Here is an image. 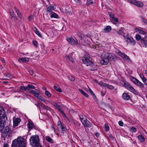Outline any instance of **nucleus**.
Instances as JSON below:
<instances>
[{
    "instance_id": "obj_1",
    "label": "nucleus",
    "mask_w": 147,
    "mask_h": 147,
    "mask_svg": "<svg viewBox=\"0 0 147 147\" xmlns=\"http://www.w3.org/2000/svg\"><path fill=\"white\" fill-rule=\"evenodd\" d=\"M26 140L23 137L20 136L12 142L11 147H26Z\"/></svg>"
},
{
    "instance_id": "obj_2",
    "label": "nucleus",
    "mask_w": 147,
    "mask_h": 147,
    "mask_svg": "<svg viewBox=\"0 0 147 147\" xmlns=\"http://www.w3.org/2000/svg\"><path fill=\"white\" fill-rule=\"evenodd\" d=\"M116 57V56L113 54L106 53L102 57V59L100 61V63L102 65H106L109 63L110 60L115 59Z\"/></svg>"
},
{
    "instance_id": "obj_3",
    "label": "nucleus",
    "mask_w": 147,
    "mask_h": 147,
    "mask_svg": "<svg viewBox=\"0 0 147 147\" xmlns=\"http://www.w3.org/2000/svg\"><path fill=\"white\" fill-rule=\"evenodd\" d=\"M30 142L32 147H42L39 136L37 135L31 136L30 139Z\"/></svg>"
},
{
    "instance_id": "obj_4",
    "label": "nucleus",
    "mask_w": 147,
    "mask_h": 147,
    "mask_svg": "<svg viewBox=\"0 0 147 147\" xmlns=\"http://www.w3.org/2000/svg\"><path fill=\"white\" fill-rule=\"evenodd\" d=\"M121 83V84L123 85L127 89L135 94L137 95L138 94L137 91L135 90L134 88L128 83L122 82Z\"/></svg>"
},
{
    "instance_id": "obj_5",
    "label": "nucleus",
    "mask_w": 147,
    "mask_h": 147,
    "mask_svg": "<svg viewBox=\"0 0 147 147\" xmlns=\"http://www.w3.org/2000/svg\"><path fill=\"white\" fill-rule=\"evenodd\" d=\"M31 92L38 99L42 101L45 102L46 101L45 99L39 93V92L34 90H32Z\"/></svg>"
},
{
    "instance_id": "obj_6",
    "label": "nucleus",
    "mask_w": 147,
    "mask_h": 147,
    "mask_svg": "<svg viewBox=\"0 0 147 147\" xmlns=\"http://www.w3.org/2000/svg\"><path fill=\"white\" fill-rule=\"evenodd\" d=\"M123 36L127 43H129L131 45H134L135 44V41L131 37H129L128 35H125L124 34Z\"/></svg>"
},
{
    "instance_id": "obj_7",
    "label": "nucleus",
    "mask_w": 147,
    "mask_h": 147,
    "mask_svg": "<svg viewBox=\"0 0 147 147\" xmlns=\"http://www.w3.org/2000/svg\"><path fill=\"white\" fill-rule=\"evenodd\" d=\"M0 118L3 119L4 121L7 120V116L5 113V111L3 108L1 107H0Z\"/></svg>"
},
{
    "instance_id": "obj_8",
    "label": "nucleus",
    "mask_w": 147,
    "mask_h": 147,
    "mask_svg": "<svg viewBox=\"0 0 147 147\" xmlns=\"http://www.w3.org/2000/svg\"><path fill=\"white\" fill-rule=\"evenodd\" d=\"M82 61L86 66L90 65L92 63L90 59V57L87 55H84V57L82 58Z\"/></svg>"
},
{
    "instance_id": "obj_9",
    "label": "nucleus",
    "mask_w": 147,
    "mask_h": 147,
    "mask_svg": "<svg viewBox=\"0 0 147 147\" xmlns=\"http://www.w3.org/2000/svg\"><path fill=\"white\" fill-rule=\"evenodd\" d=\"M131 80L138 87H144V84L134 77L132 78Z\"/></svg>"
},
{
    "instance_id": "obj_10",
    "label": "nucleus",
    "mask_w": 147,
    "mask_h": 147,
    "mask_svg": "<svg viewBox=\"0 0 147 147\" xmlns=\"http://www.w3.org/2000/svg\"><path fill=\"white\" fill-rule=\"evenodd\" d=\"M57 128L58 130L61 131L62 134H63V131H65L66 130V128L63 125L60 121H59L57 125Z\"/></svg>"
},
{
    "instance_id": "obj_11",
    "label": "nucleus",
    "mask_w": 147,
    "mask_h": 147,
    "mask_svg": "<svg viewBox=\"0 0 147 147\" xmlns=\"http://www.w3.org/2000/svg\"><path fill=\"white\" fill-rule=\"evenodd\" d=\"M66 40L71 45H77L78 44V43L77 40L76 39H74L72 36L69 37H67L66 38Z\"/></svg>"
},
{
    "instance_id": "obj_12",
    "label": "nucleus",
    "mask_w": 147,
    "mask_h": 147,
    "mask_svg": "<svg viewBox=\"0 0 147 147\" xmlns=\"http://www.w3.org/2000/svg\"><path fill=\"white\" fill-rule=\"evenodd\" d=\"M21 121L20 119L18 117H13V127H15L18 125Z\"/></svg>"
},
{
    "instance_id": "obj_13",
    "label": "nucleus",
    "mask_w": 147,
    "mask_h": 147,
    "mask_svg": "<svg viewBox=\"0 0 147 147\" xmlns=\"http://www.w3.org/2000/svg\"><path fill=\"white\" fill-rule=\"evenodd\" d=\"M139 45L141 46L146 47H147V41L144 38H142L139 42Z\"/></svg>"
},
{
    "instance_id": "obj_14",
    "label": "nucleus",
    "mask_w": 147,
    "mask_h": 147,
    "mask_svg": "<svg viewBox=\"0 0 147 147\" xmlns=\"http://www.w3.org/2000/svg\"><path fill=\"white\" fill-rule=\"evenodd\" d=\"M117 53L121 57L124 59L125 60L129 61L130 60L129 58L127 55H125L124 53H122L119 51L118 50Z\"/></svg>"
},
{
    "instance_id": "obj_15",
    "label": "nucleus",
    "mask_w": 147,
    "mask_h": 147,
    "mask_svg": "<svg viewBox=\"0 0 147 147\" xmlns=\"http://www.w3.org/2000/svg\"><path fill=\"white\" fill-rule=\"evenodd\" d=\"M56 9V6L55 4H52L48 7L47 9V11L48 12H51Z\"/></svg>"
},
{
    "instance_id": "obj_16",
    "label": "nucleus",
    "mask_w": 147,
    "mask_h": 147,
    "mask_svg": "<svg viewBox=\"0 0 147 147\" xmlns=\"http://www.w3.org/2000/svg\"><path fill=\"white\" fill-rule=\"evenodd\" d=\"M4 129L2 134L3 136L4 137H6L9 131V126H6L4 127Z\"/></svg>"
},
{
    "instance_id": "obj_17",
    "label": "nucleus",
    "mask_w": 147,
    "mask_h": 147,
    "mask_svg": "<svg viewBox=\"0 0 147 147\" xmlns=\"http://www.w3.org/2000/svg\"><path fill=\"white\" fill-rule=\"evenodd\" d=\"M143 28L141 29L139 28H136L135 29V30L136 32L144 35L146 34V32L145 31L143 30Z\"/></svg>"
},
{
    "instance_id": "obj_18",
    "label": "nucleus",
    "mask_w": 147,
    "mask_h": 147,
    "mask_svg": "<svg viewBox=\"0 0 147 147\" xmlns=\"http://www.w3.org/2000/svg\"><path fill=\"white\" fill-rule=\"evenodd\" d=\"M7 121H4L3 119L0 118V131H2L4 127V124Z\"/></svg>"
},
{
    "instance_id": "obj_19",
    "label": "nucleus",
    "mask_w": 147,
    "mask_h": 147,
    "mask_svg": "<svg viewBox=\"0 0 147 147\" xmlns=\"http://www.w3.org/2000/svg\"><path fill=\"white\" fill-rule=\"evenodd\" d=\"M82 123L84 126L85 127H89L92 126L91 123L87 119L85 121H83Z\"/></svg>"
},
{
    "instance_id": "obj_20",
    "label": "nucleus",
    "mask_w": 147,
    "mask_h": 147,
    "mask_svg": "<svg viewBox=\"0 0 147 147\" xmlns=\"http://www.w3.org/2000/svg\"><path fill=\"white\" fill-rule=\"evenodd\" d=\"M73 54L74 53H73L69 54L68 56H66L65 58L66 59H68L69 60L71 61L72 63H74V61L72 57Z\"/></svg>"
},
{
    "instance_id": "obj_21",
    "label": "nucleus",
    "mask_w": 147,
    "mask_h": 147,
    "mask_svg": "<svg viewBox=\"0 0 147 147\" xmlns=\"http://www.w3.org/2000/svg\"><path fill=\"white\" fill-rule=\"evenodd\" d=\"M29 59L28 57H21L20 58L18 61L20 62H26L29 61Z\"/></svg>"
},
{
    "instance_id": "obj_22",
    "label": "nucleus",
    "mask_w": 147,
    "mask_h": 147,
    "mask_svg": "<svg viewBox=\"0 0 147 147\" xmlns=\"http://www.w3.org/2000/svg\"><path fill=\"white\" fill-rule=\"evenodd\" d=\"M123 98L125 100H128L130 98L129 95L126 93H124L122 95Z\"/></svg>"
},
{
    "instance_id": "obj_23",
    "label": "nucleus",
    "mask_w": 147,
    "mask_h": 147,
    "mask_svg": "<svg viewBox=\"0 0 147 147\" xmlns=\"http://www.w3.org/2000/svg\"><path fill=\"white\" fill-rule=\"evenodd\" d=\"M100 83L102 86L107 87L109 89H112L114 88L113 86L112 85L108 84L106 83H104L102 82H101Z\"/></svg>"
},
{
    "instance_id": "obj_24",
    "label": "nucleus",
    "mask_w": 147,
    "mask_h": 147,
    "mask_svg": "<svg viewBox=\"0 0 147 147\" xmlns=\"http://www.w3.org/2000/svg\"><path fill=\"white\" fill-rule=\"evenodd\" d=\"M90 65V67H91L90 69L91 71H94L97 69V67L96 65L92 62L91 64Z\"/></svg>"
},
{
    "instance_id": "obj_25",
    "label": "nucleus",
    "mask_w": 147,
    "mask_h": 147,
    "mask_svg": "<svg viewBox=\"0 0 147 147\" xmlns=\"http://www.w3.org/2000/svg\"><path fill=\"white\" fill-rule=\"evenodd\" d=\"M27 126L28 128L30 129H32L34 127L33 123L30 121L28 122Z\"/></svg>"
},
{
    "instance_id": "obj_26",
    "label": "nucleus",
    "mask_w": 147,
    "mask_h": 147,
    "mask_svg": "<svg viewBox=\"0 0 147 147\" xmlns=\"http://www.w3.org/2000/svg\"><path fill=\"white\" fill-rule=\"evenodd\" d=\"M124 29L123 28H121L118 30L117 31V33L119 34V35H123V34L124 35L125 34H124Z\"/></svg>"
},
{
    "instance_id": "obj_27",
    "label": "nucleus",
    "mask_w": 147,
    "mask_h": 147,
    "mask_svg": "<svg viewBox=\"0 0 147 147\" xmlns=\"http://www.w3.org/2000/svg\"><path fill=\"white\" fill-rule=\"evenodd\" d=\"M54 106L56 109H57L60 112V113H63V111L60 108V106L57 103H55L54 104Z\"/></svg>"
},
{
    "instance_id": "obj_28",
    "label": "nucleus",
    "mask_w": 147,
    "mask_h": 147,
    "mask_svg": "<svg viewBox=\"0 0 147 147\" xmlns=\"http://www.w3.org/2000/svg\"><path fill=\"white\" fill-rule=\"evenodd\" d=\"M15 10L17 13V14L18 17L20 19H21L22 18V15L21 13L17 9L16 7H15Z\"/></svg>"
},
{
    "instance_id": "obj_29",
    "label": "nucleus",
    "mask_w": 147,
    "mask_h": 147,
    "mask_svg": "<svg viewBox=\"0 0 147 147\" xmlns=\"http://www.w3.org/2000/svg\"><path fill=\"white\" fill-rule=\"evenodd\" d=\"M111 30V27L110 26H107L104 29V30L106 33H108Z\"/></svg>"
},
{
    "instance_id": "obj_30",
    "label": "nucleus",
    "mask_w": 147,
    "mask_h": 147,
    "mask_svg": "<svg viewBox=\"0 0 147 147\" xmlns=\"http://www.w3.org/2000/svg\"><path fill=\"white\" fill-rule=\"evenodd\" d=\"M138 138L139 141L141 142H143L145 140L144 137L142 135H140L138 136Z\"/></svg>"
},
{
    "instance_id": "obj_31",
    "label": "nucleus",
    "mask_w": 147,
    "mask_h": 147,
    "mask_svg": "<svg viewBox=\"0 0 147 147\" xmlns=\"http://www.w3.org/2000/svg\"><path fill=\"white\" fill-rule=\"evenodd\" d=\"M111 21L113 22V24H115L116 23L119 22V19L118 18L115 17L111 19Z\"/></svg>"
},
{
    "instance_id": "obj_32",
    "label": "nucleus",
    "mask_w": 147,
    "mask_h": 147,
    "mask_svg": "<svg viewBox=\"0 0 147 147\" xmlns=\"http://www.w3.org/2000/svg\"><path fill=\"white\" fill-rule=\"evenodd\" d=\"M41 106L43 109L44 112L45 113V112H47V110H49V108L45 106L43 104L41 105Z\"/></svg>"
},
{
    "instance_id": "obj_33",
    "label": "nucleus",
    "mask_w": 147,
    "mask_h": 147,
    "mask_svg": "<svg viewBox=\"0 0 147 147\" xmlns=\"http://www.w3.org/2000/svg\"><path fill=\"white\" fill-rule=\"evenodd\" d=\"M135 5L138 7H142L143 6V4L141 2L136 1Z\"/></svg>"
},
{
    "instance_id": "obj_34",
    "label": "nucleus",
    "mask_w": 147,
    "mask_h": 147,
    "mask_svg": "<svg viewBox=\"0 0 147 147\" xmlns=\"http://www.w3.org/2000/svg\"><path fill=\"white\" fill-rule=\"evenodd\" d=\"M80 119L82 122H83V121H85L87 119L86 116L84 115H79Z\"/></svg>"
},
{
    "instance_id": "obj_35",
    "label": "nucleus",
    "mask_w": 147,
    "mask_h": 147,
    "mask_svg": "<svg viewBox=\"0 0 147 147\" xmlns=\"http://www.w3.org/2000/svg\"><path fill=\"white\" fill-rule=\"evenodd\" d=\"M51 18H59L58 15L54 12H52V13L51 16Z\"/></svg>"
},
{
    "instance_id": "obj_36",
    "label": "nucleus",
    "mask_w": 147,
    "mask_h": 147,
    "mask_svg": "<svg viewBox=\"0 0 147 147\" xmlns=\"http://www.w3.org/2000/svg\"><path fill=\"white\" fill-rule=\"evenodd\" d=\"M129 131L131 132H135L136 131V128L133 127H128Z\"/></svg>"
},
{
    "instance_id": "obj_37",
    "label": "nucleus",
    "mask_w": 147,
    "mask_h": 147,
    "mask_svg": "<svg viewBox=\"0 0 147 147\" xmlns=\"http://www.w3.org/2000/svg\"><path fill=\"white\" fill-rule=\"evenodd\" d=\"M77 35L79 37L81 38H84V35L82 32H78Z\"/></svg>"
},
{
    "instance_id": "obj_38",
    "label": "nucleus",
    "mask_w": 147,
    "mask_h": 147,
    "mask_svg": "<svg viewBox=\"0 0 147 147\" xmlns=\"http://www.w3.org/2000/svg\"><path fill=\"white\" fill-rule=\"evenodd\" d=\"M53 88L55 90H56L57 91L59 92H61L62 91V90L60 88V87L59 86H53Z\"/></svg>"
},
{
    "instance_id": "obj_39",
    "label": "nucleus",
    "mask_w": 147,
    "mask_h": 147,
    "mask_svg": "<svg viewBox=\"0 0 147 147\" xmlns=\"http://www.w3.org/2000/svg\"><path fill=\"white\" fill-rule=\"evenodd\" d=\"M35 30H34V31L35 33L38 35L40 37H42V35L38 31V29H36V28H35Z\"/></svg>"
},
{
    "instance_id": "obj_40",
    "label": "nucleus",
    "mask_w": 147,
    "mask_h": 147,
    "mask_svg": "<svg viewBox=\"0 0 147 147\" xmlns=\"http://www.w3.org/2000/svg\"><path fill=\"white\" fill-rule=\"evenodd\" d=\"M135 38L137 41H140L141 38V36L139 34H136L135 36Z\"/></svg>"
},
{
    "instance_id": "obj_41",
    "label": "nucleus",
    "mask_w": 147,
    "mask_h": 147,
    "mask_svg": "<svg viewBox=\"0 0 147 147\" xmlns=\"http://www.w3.org/2000/svg\"><path fill=\"white\" fill-rule=\"evenodd\" d=\"M45 94L49 98L51 97V93L48 91L46 90L45 92Z\"/></svg>"
},
{
    "instance_id": "obj_42",
    "label": "nucleus",
    "mask_w": 147,
    "mask_h": 147,
    "mask_svg": "<svg viewBox=\"0 0 147 147\" xmlns=\"http://www.w3.org/2000/svg\"><path fill=\"white\" fill-rule=\"evenodd\" d=\"M46 140L49 142H52V139L49 137L47 136L46 137Z\"/></svg>"
},
{
    "instance_id": "obj_43",
    "label": "nucleus",
    "mask_w": 147,
    "mask_h": 147,
    "mask_svg": "<svg viewBox=\"0 0 147 147\" xmlns=\"http://www.w3.org/2000/svg\"><path fill=\"white\" fill-rule=\"evenodd\" d=\"M94 3L93 0H87L86 2V4L87 5H89L91 4Z\"/></svg>"
},
{
    "instance_id": "obj_44",
    "label": "nucleus",
    "mask_w": 147,
    "mask_h": 147,
    "mask_svg": "<svg viewBox=\"0 0 147 147\" xmlns=\"http://www.w3.org/2000/svg\"><path fill=\"white\" fill-rule=\"evenodd\" d=\"M105 131H108L109 130V126L108 125V124L106 123H105Z\"/></svg>"
},
{
    "instance_id": "obj_45",
    "label": "nucleus",
    "mask_w": 147,
    "mask_h": 147,
    "mask_svg": "<svg viewBox=\"0 0 147 147\" xmlns=\"http://www.w3.org/2000/svg\"><path fill=\"white\" fill-rule=\"evenodd\" d=\"M142 21L144 25H147V20L146 19L144 18H142Z\"/></svg>"
},
{
    "instance_id": "obj_46",
    "label": "nucleus",
    "mask_w": 147,
    "mask_h": 147,
    "mask_svg": "<svg viewBox=\"0 0 147 147\" xmlns=\"http://www.w3.org/2000/svg\"><path fill=\"white\" fill-rule=\"evenodd\" d=\"M10 13L11 18H13L15 16V14L13 11L12 10V11H10Z\"/></svg>"
},
{
    "instance_id": "obj_47",
    "label": "nucleus",
    "mask_w": 147,
    "mask_h": 147,
    "mask_svg": "<svg viewBox=\"0 0 147 147\" xmlns=\"http://www.w3.org/2000/svg\"><path fill=\"white\" fill-rule=\"evenodd\" d=\"M143 82L145 85L147 86V80L145 77L142 79Z\"/></svg>"
},
{
    "instance_id": "obj_48",
    "label": "nucleus",
    "mask_w": 147,
    "mask_h": 147,
    "mask_svg": "<svg viewBox=\"0 0 147 147\" xmlns=\"http://www.w3.org/2000/svg\"><path fill=\"white\" fill-rule=\"evenodd\" d=\"M69 80L72 81H74L75 80L74 78L72 76H69L68 77Z\"/></svg>"
},
{
    "instance_id": "obj_49",
    "label": "nucleus",
    "mask_w": 147,
    "mask_h": 147,
    "mask_svg": "<svg viewBox=\"0 0 147 147\" xmlns=\"http://www.w3.org/2000/svg\"><path fill=\"white\" fill-rule=\"evenodd\" d=\"M89 90L88 91L91 93L92 96H94V97L96 98V96L94 95V94L93 93L92 91V90L89 88Z\"/></svg>"
},
{
    "instance_id": "obj_50",
    "label": "nucleus",
    "mask_w": 147,
    "mask_h": 147,
    "mask_svg": "<svg viewBox=\"0 0 147 147\" xmlns=\"http://www.w3.org/2000/svg\"><path fill=\"white\" fill-rule=\"evenodd\" d=\"M109 15L110 18H111V19L115 17L114 14L111 12H109Z\"/></svg>"
},
{
    "instance_id": "obj_51",
    "label": "nucleus",
    "mask_w": 147,
    "mask_h": 147,
    "mask_svg": "<svg viewBox=\"0 0 147 147\" xmlns=\"http://www.w3.org/2000/svg\"><path fill=\"white\" fill-rule=\"evenodd\" d=\"M136 1V0H129L130 3L135 5Z\"/></svg>"
},
{
    "instance_id": "obj_52",
    "label": "nucleus",
    "mask_w": 147,
    "mask_h": 147,
    "mask_svg": "<svg viewBox=\"0 0 147 147\" xmlns=\"http://www.w3.org/2000/svg\"><path fill=\"white\" fill-rule=\"evenodd\" d=\"M33 44L36 47H37L38 46V43L36 41L33 40Z\"/></svg>"
},
{
    "instance_id": "obj_53",
    "label": "nucleus",
    "mask_w": 147,
    "mask_h": 147,
    "mask_svg": "<svg viewBox=\"0 0 147 147\" xmlns=\"http://www.w3.org/2000/svg\"><path fill=\"white\" fill-rule=\"evenodd\" d=\"M6 77L7 78H11L13 77V75L12 74H8L7 75H6Z\"/></svg>"
},
{
    "instance_id": "obj_54",
    "label": "nucleus",
    "mask_w": 147,
    "mask_h": 147,
    "mask_svg": "<svg viewBox=\"0 0 147 147\" xmlns=\"http://www.w3.org/2000/svg\"><path fill=\"white\" fill-rule=\"evenodd\" d=\"M28 86L29 87V89H34L35 88V87L34 86L32 85L29 84Z\"/></svg>"
},
{
    "instance_id": "obj_55",
    "label": "nucleus",
    "mask_w": 147,
    "mask_h": 147,
    "mask_svg": "<svg viewBox=\"0 0 147 147\" xmlns=\"http://www.w3.org/2000/svg\"><path fill=\"white\" fill-rule=\"evenodd\" d=\"M118 124L120 126H122L123 125V123L122 121H119Z\"/></svg>"
},
{
    "instance_id": "obj_56",
    "label": "nucleus",
    "mask_w": 147,
    "mask_h": 147,
    "mask_svg": "<svg viewBox=\"0 0 147 147\" xmlns=\"http://www.w3.org/2000/svg\"><path fill=\"white\" fill-rule=\"evenodd\" d=\"M79 91L80 92V93L82 94H84V93L85 92L83 90L79 89Z\"/></svg>"
},
{
    "instance_id": "obj_57",
    "label": "nucleus",
    "mask_w": 147,
    "mask_h": 147,
    "mask_svg": "<svg viewBox=\"0 0 147 147\" xmlns=\"http://www.w3.org/2000/svg\"><path fill=\"white\" fill-rule=\"evenodd\" d=\"M61 113L63 114L64 117H65L67 119L68 118L67 117V116H66V115L65 114V113H64V112H63V113L62 112V113Z\"/></svg>"
},
{
    "instance_id": "obj_58",
    "label": "nucleus",
    "mask_w": 147,
    "mask_h": 147,
    "mask_svg": "<svg viewBox=\"0 0 147 147\" xmlns=\"http://www.w3.org/2000/svg\"><path fill=\"white\" fill-rule=\"evenodd\" d=\"M25 86H22L20 87V89L21 90H24L25 91Z\"/></svg>"
},
{
    "instance_id": "obj_59",
    "label": "nucleus",
    "mask_w": 147,
    "mask_h": 147,
    "mask_svg": "<svg viewBox=\"0 0 147 147\" xmlns=\"http://www.w3.org/2000/svg\"><path fill=\"white\" fill-rule=\"evenodd\" d=\"M140 78H141L142 79L145 77L144 76L143 74H140Z\"/></svg>"
},
{
    "instance_id": "obj_60",
    "label": "nucleus",
    "mask_w": 147,
    "mask_h": 147,
    "mask_svg": "<svg viewBox=\"0 0 147 147\" xmlns=\"http://www.w3.org/2000/svg\"><path fill=\"white\" fill-rule=\"evenodd\" d=\"M33 18V16L31 15L28 17V19L29 20H31Z\"/></svg>"
},
{
    "instance_id": "obj_61",
    "label": "nucleus",
    "mask_w": 147,
    "mask_h": 147,
    "mask_svg": "<svg viewBox=\"0 0 147 147\" xmlns=\"http://www.w3.org/2000/svg\"><path fill=\"white\" fill-rule=\"evenodd\" d=\"M51 129L53 131H54V132H55V129L53 126H51Z\"/></svg>"
},
{
    "instance_id": "obj_62",
    "label": "nucleus",
    "mask_w": 147,
    "mask_h": 147,
    "mask_svg": "<svg viewBox=\"0 0 147 147\" xmlns=\"http://www.w3.org/2000/svg\"><path fill=\"white\" fill-rule=\"evenodd\" d=\"M74 1L77 4H79L80 3V0H74Z\"/></svg>"
},
{
    "instance_id": "obj_63",
    "label": "nucleus",
    "mask_w": 147,
    "mask_h": 147,
    "mask_svg": "<svg viewBox=\"0 0 147 147\" xmlns=\"http://www.w3.org/2000/svg\"><path fill=\"white\" fill-rule=\"evenodd\" d=\"M3 147H9V145L7 144L4 143Z\"/></svg>"
},
{
    "instance_id": "obj_64",
    "label": "nucleus",
    "mask_w": 147,
    "mask_h": 147,
    "mask_svg": "<svg viewBox=\"0 0 147 147\" xmlns=\"http://www.w3.org/2000/svg\"><path fill=\"white\" fill-rule=\"evenodd\" d=\"M83 95L86 97H88V95L85 92L84 93Z\"/></svg>"
}]
</instances>
